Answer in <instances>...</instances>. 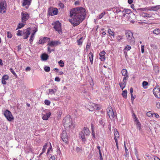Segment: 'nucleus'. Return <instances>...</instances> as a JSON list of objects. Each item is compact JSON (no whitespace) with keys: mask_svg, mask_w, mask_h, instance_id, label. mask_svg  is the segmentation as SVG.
I'll use <instances>...</instances> for the list:
<instances>
[{"mask_svg":"<svg viewBox=\"0 0 160 160\" xmlns=\"http://www.w3.org/2000/svg\"><path fill=\"white\" fill-rule=\"evenodd\" d=\"M105 12H102L101 13V14L99 15L97 17V18L98 19H101L105 15Z\"/></svg>","mask_w":160,"mask_h":160,"instance_id":"f704fd0d","label":"nucleus"},{"mask_svg":"<svg viewBox=\"0 0 160 160\" xmlns=\"http://www.w3.org/2000/svg\"><path fill=\"white\" fill-rule=\"evenodd\" d=\"M44 70L46 72H48L50 71V68L49 67L45 66L44 68Z\"/></svg>","mask_w":160,"mask_h":160,"instance_id":"37998d69","label":"nucleus"},{"mask_svg":"<svg viewBox=\"0 0 160 160\" xmlns=\"http://www.w3.org/2000/svg\"><path fill=\"white\" fill-rule=\"evenodd\" d=\"M50 160H55V157L54 156H52L49 158Z\"/></svg>","mask_w":160,"mask_h":160,"instance_id":"13d9d810","label":"nucleus"},{"mask_svg":"<svg viewBox=\"0 0 160 160\" xmlns=\"http://www.w3.org/2000/svg\"><path fill=\"white\" fill-rule=\"evenodd\" d=\"M146 114L148 117H151L154 115V113H152L151 111H149L147 112Z\"/></svg>","mask_w":160,"mask_h":160,"instance_id":"e433bc0d","label":"nucleus"},{"mask_svg":"<svg viewBox=\"0 0 160 160\" xmlns=\"http://www.w3.org/2000/svg\"><path fill=\"white\" fill-rule=\"evenodd\" d=\"M106 54V52L105 51H102L99 53V55L100 57V59L102 61H104L105 60V55Z\"/></svg>","mask_w":160,"mask_h":160,"instance_id":"dca6fc26","label":"nucleus"},{"mask_svg":"<svg viewBox=\"0 0 160 160\" xmlns=\"http://www.w3.org/2000/svg\"><path fill=\"white\" fill-rule=\"evenodd\" d=\"M7 5L5 0H0V13H3L6 12Z\"/></svg>","mask_w":160,"mask_h":160,"instance_id":"39448f33","label":"nucleus"},{"mask_svg":"<svg viewBox=\"0 0 160 160\" xmlns=\"http://www.w3.org/2000/svg\"><path fill=\"white\" fill-rule=\"evenodd\" d=\"M124 147H125V156L126 157H127L128 155L129 152H128V149L127 148L125 143H124Z\"/></svg>","mask_w":160,"mask_h":160,"instance_id":"72a5a7b5","label":"nucleus"},{"mask_svg":"<svg viewBox=\"0 0 160 160\" xmlns=\"http://www.w3.org/2000/svg\"><path fill=\"white\" fill-rule=\"evenodd\" d=\"M4 115L9 121H11L14 119V117L11 112L8 110H6L4 111Z\"/></svg>","mask_w":160,"mask_h":160,"instance_id":"0eeeda50","label":"nucleus"},{"mask_svg":"<svg viewBox=\"0 0 160 160\" xmlns=\"http://www.w3.org/2000/svg\"><path fill=\"white\" fill-rule=\"evenodd\" d=\"M90 131L87 127H84L82 130L79 132V138L82 139V142L84 143L86 141V137L89 136Z\"/></svg>","mask_w":160,"mask_h":160,"instance_id":"f03ea898","label":"nucleus"},{"mask_svg":"<svg viewBox=\"0 0 160 160\" xmlns=\"http://www.w3.org/2000/svg\"><path fill=\"white\" fill-rule=\"evenodd\" d=\"M61 138L62 140L65 142L66 143L68 141L67 134L66 131H63L61 135Z\"/></svg>","mask_w":160,"mask_h":160,"instance_id":"f8f14e48","label":"nucleus"},{"mask_svg":"<svg viewBox=\"0 0 160 160\" xmlns=\"http://www.w3.org/2000/svg\"><path fill=\"white\" fill-rule=\"evenodd\" d=\"M7 34V37L8 38H12V34L10 32H8Z\"/></svg>","mask_w":160,"mask_h":160,"instance_id":"052dcab7","label":"nucleus"},{"mask_svg":"<svg viewBox=\"0 0 160 160\" xmlns=\"http://www.w3.org/2000/svg\"><path fill=\"white\" fill-rule=\"evenodd\" d=\"M82 38H81L79 39L78 40L77 42L78 45H80L82 44V42L83 41V40L82 39Z\"/></svg>","mask_w":160,"mask_h":160,"instance_id":"ea45409f","label":"nucleus"},{"mask_svg":"<svg viewBox=\"0 0 160 160\" xmlns=\"http://www.w3.org/2000/svg\"><path fill=\"white\" fill-rule=\"evenodd\" d=\"M108 32L109 34L110 37L112 36H113L114 38L115 33L113 31H112L111 29H109L108 30Z\"/></svg>","mask_w":160,"mask_h":160,"instance_id":"b1692460","label":"nucleus"},{"mask_svg":"<svg viewBox=\"0 0 160 160\" xmlns=\"http://www.w3.org/2000/svg\"><path fill=\"white\" fill-rule=\"evenodd\" d=\"M10 71L14 76H17L16 74L12 68H10Z\"/></svg>","mask_w":160,"mask_h":160,"instance_id":"de8ad7c7","label":"nucleus"},{"mask_svg":"<svg viewBox=\"0 0 160 160\" xmlns=\"http://www.w3.org/2000/svg\"><path fill=\"white\" fill-rule=\"evenodd\" d=\"M38 31V28L37 27H34L33 29L32 30V33H34L35 35V33Z\"/></svg>","mask_w":160,"mask_h":160,"instance_id":"603ef678","label":"nucleus"},{"mask_svg":"<svg viewBox=\"0 0 160 160\" xmlns=\"http://www.w3.org/2000/svg\"><path fill=\"white\" fill-rule=\"evenodd\" d=\"M30 28H28L27 29L23 30V38L24 39L27 38L30 34Z\"/></svg>","mask_w":160,"mask_h":160,"instance_id":"4468645a","label":"nucleus"},{"mask_svg":"<svg viewBox=\"0 0 160 160\" xmlns=\"http://www.w3.org/2000/svg\"><path fill=\"white\" fill-rule=\"evenodd\" d=\"M126 36L128 41H133L134 39L132 32L130 31H127L126 32Z\"/></svg>","mask_w":160,"mask_h":160,"instance_id":"9b49d317","label":"nucleus"},{"mask_svg":"<svg viewBox=\"0 0 160 160\" xmlns=\"http://www.w3.org/2000/svg\"><path fill=\"white\" fill-rule=\"evenodd\" d=\"M50 38L47 37H44L43 38L40 39L39 41V43L41 44L44 43L48 41H50Z\"/></svg>","mask_w":160,"mask_h":160,"instance_id":"a211bd4d","label":"nucleus"},{"mask_svg":"<svg viewBox=\"0 0 160 160\" xmlns=\"http://www.w3.org/2000/svg\"><path fill=\"white\" fill-rule=\"evenodd\" d=\"M25 22H22L21 23H19L18 26V27L16 29H18L21 28H22L25 25Z\"/></svg>","mask_w":160,"mask_h":160,"instance_id":"393cba45","label":"nucleus"},{"mask_svg":"<svg viewBox=\"0 0 160 160\" xmlns=\"http://www.w3.org/2000/svg\"><path fill=\"white\" fill-rule=\"evenodd\" d=\"M21 18L22 22H26V21L29 18V15L27 12H22L21 13Z\"/></svg>","mask_w":160,"mask_h":160,"instance_id":"9d476101","label":"nucleus"},{"mask_svg":"<svg viewBox=\"0 0 160 160\" xmlns=\"http://www.w3.org/2000/svg\"><path fill=\"white\" fill-rule=\"evenodd\" d=\"M50 148L48 149V151L47 152V154H48L49 152H50V151L51 150H52V146H51V143H50Z\"/></svg>","mask_w":160,"mask_h":160,"instance_id":"864d4df0","label":"nucleus"},{"mask_svg":"<svg viewBox=\"0 0 160 160\" xmlns=\"http://www.w3.org/2000/svg\"><path fill=\"white\" fill-rule=\"evenodd\" d=\"M152 17V15L150 14L145 13V18H151Z\"/></svg>","mask_w":160,"mask_h":160,"instance_id":"4d7b16f0","label":"nucleus"},{"mask_svg":"<svg viewBox=\"0 0 160 160\" xmlns=\"http://www.w3.org/2000/svg\"><path fill=\"white\" fill-rule=\"evenodd\" d=\"M17 35L18 36H21L22 35V31L19 30L18 31Z\"/></svg>","mask_w":160,"mask_h":160,"instance_id":"09e8293b","label":"nucleus"},{"mask_svg":"<svg viewBox=\"0 0 160 160\" xmlns=\"http://www.w3.org/2000/svg\"><path fill=\"white\" fill-rule=\"evenodd\" d=\"M60 43L61 42L59 41H50L48 44L49 46V47L48 48V52L49 53H50L52 51H54L53 49L51 50L50 49V46L55 47Z\"/></svg>","mask_w":160,"mask_h":160,"instance_id":"423d86ee","label":"nucleus"},{"mask_svg":"<svg viewBox=\"0 0 160 160\" xmlns=\"http://www.w3.org/2000/svg\"><path fill=\"white\" fill-rule=\"evenodd\" d=\"M108 114L109 117L111 119L114 118L116 116V113H115L112 110V109L110 107H108L107 109Z\"/></svg>","mask_w":160,"mask_h":160,"instance_id":"1a4fd4ad","label":"nucleus"},{"mask_svg":"<svg viewBox=\"0 0 160 160\" xmlns=\"http://www.w3.org/2000/svg\"><path fill=\"white\" fill-rule=\"evenodd\" d=\"M154 70L156 72L158 73L159 72V70L158 68V67H155L154 68Z\"/></svg>","mask_w":160,"mask_h":160,"instance_id":"680f3d73","label":"nucleus"},{"mask_svg":"<svg viewBox=\"0 0 160 160\" xmlns=\"http://www.w3.org/2000/svg\"><path fill=\"white\" fill-rule=\"evenodd\" d=\"M58 7L61 9H62L64 7V4L63 3L61 2H59L58 4Z\"/></svg>","mask_w":160,"mask_h":160,"instance_id":"79ce46f5","label":"nucleus"},{"mask_svg":"<svg viewBox=\"0 0 160 160\" xmlns=\"http://www.w3.org/2000/svg\"><path fill=\"white\" fill-rule=\"evenodd\" d=\"M122 74L124 76L128 75L127 71L125 69H123L122 71Z\"/></svg>","mask_w":160,"mask_h":160,"instance_id":"c756f323","label":"nucleus"},{"mask_svg":"<svg viewBox=\"0 0 160 160\" xmlns=\"http://www.w3.org/2000/svg\"><path fill=\"white\" fill-rule=\"evenodd\" d=\"M48 55L46 54H43L42 55L41 58L43 61L47 60L48 58Z\"/></svg>","mask_w":160,"mask_h":160,"instance_id":"5701e85b","label":"nucleus"},{"mask_svg":"<svg viewBox=\"0 0 160 160\" xmlns=\"http://www.w3.org/2000/svg\"><path fill=\"white\" fill-rule=\"evenodd\" d=\"M156 106L158 108H160V102H156Z\"/></svg>","mask_w":160,"mask_h":160,"instance_id":"5fc2aeb1","label":"nucleus"},{"mask_svg":"<svg viewBox=\"0 0 160 160\" xmlns=\"http://www.w3.org/2000/svg\"><path fill=\"white\" fill-rule=\"evenodd\" d=\"M44 103L45 104L47 105H49L50 104L51 102L49 100H45L44 101Z\"/></svg>","mask_w":160,"mask_h":160,"instance_id":"c03bdc74","label":"nucleus"},{"mask_svg":"<svg viewBox=\"0 0 160 160\" xmlns=\"http://www.w3.org/2000/svg\"><path fill=\"white\" fill-rule=\"evenodd\" d=\"M86 13L85 8L82 7L72 9L70 11L71 19H69V21L74 27L78 25L84 19Z\"/></svg>","mask_w":160,"mask_h":160,"instance_id":"f257e3e1","label":"nucleus"},{"mask_svg":"<svg viewBox=\"0 0 160 160\" xmlns=\"http://www.w3.org/2000/svg\"><path fill=\"white\" fill-rule=\"evenodd\" d=\"M88 57L89 58L90 61L92 64H93V53L92 52H90L88 54Z\"/></svg>","mask_w":160,"mask_h":160,"instance_id":"4be33fe9","label":"nucleus"},{"mask_svg":"<svg viewBox=\"0 0 160 160\" xmlns=\"http://www.w3.org/2000/svg\"><path fill=\"white\" fill-rule=\"evenodd\" d=\"M122 12L123 17H124L126 14L130 13L131 12V11L129 9H125Z\"/></svg>","mask_w":160,"mask_h":160,"instance_id":"aec40b11","label":"nucleus"},{"mask_svg":"<svg viewBox=\"0 0 160 160\" xmlns=\"http://www.w3.org/2000/svg\"><path fill=\"white\" fill-rule=\"evenodd\" d=\"M160 9V5H157L150 7L149 9L150 11H157Z\"/></svg>","mask_w":160,"mask_h":160,"instance_id":"f3484780","label":"nucleus"},{"mask_svg":"<svg viewBox=\"0 0 160 160\" xmlns=\"http://www.w3.org/2000/svg\"><path fill=\"white\" fill-rule=\"evenodd\" d=\"M135 123L136 124V125L137 128L139 130H140L141 129V124L140 122L139 121L136 122Z\"/></svg>","mask_w":160,"mask_h":160,"instance_id":"c9c22d12","label":"nucleus"},{"mask_svg":"<svg viewBox=\"0 0 160 160\" xmlns=\"http://www.w3.org/2000/svg\"><path fill=\"white\" fill-rule=\"evenodd\" d=\"M126 82H122L120 83L119 84L120 85L121 88L123 89L125 87Z\"/></svg>","mask_w":160,"mask_h":160,"instance_id":"2f4dec72","label":"nucleus"},{"mask_svg":"<svg viewBox=\"0 0 160 160\" xmlns=\"http://www.w3.org/2000/svg\"><path fill=\"white\" fill-rule=\"evenodd\" d=\"M114 137L116 138H119V133L117 131H115L114 132Z\"/></svg>","mask_w":160,"mask_h":160,"instance_id":"a19ab883","label":"nucleus"},{"mask_svg":"<svg viewBox=\"0 0 160 160\" xmlns=\"http://www.w3.org/2000/svg\"><path fill=\"white\" fill-rule=\"evenodd\" d=\"M47 143H46L43 146L42 149V152L40 153V156H41L43 153L44 152L47 148Z\"/></svg>","mask_w":160,"mask_h":160,"instance_id":"7c9ffc66","label":"nucleus"},{"mask_svg":"<svg viewBox=\"0 0 160 160\" xmlns=\"http://www.w3.org/2000/svg\"><path fill=\"white\" fill-rule=\"evenodd\" d=\"M62 122L64 127L67 128H70L72 126V119L70 115L64 118Z\"/></svg>","mask_w":160,"mask_h":160,"instance_id":"7ed1b4c3","label":"nucleus"},{"mask_svg":"<svg viewBox=\"0 0 160 160\" xmlns=\"http://www.w3.org/2000/svg\"><path fill=\"white\" fill-rule=\"evenodd\" d=\"M49 93L51 94H54L55 92H56L57 90L55 89H49Z\"/></svg>","mask_w":160,"mask_h":160,"instance_id":"bb28decb","label":"nucleus"},{"mask_svg":"<svg viewBox=\"0 0 160 160\" xmlns=\"http://www.w3.org/2000/svg\"><path fill=\"white\" fill-rule=\"evenodd\" d=\"M141 52L142 53H143L144 52V45H142L141 46Z\"/></svg>","mask_w":160,"mask_h":160,"instance_id":"69168bd1","label":"nucleus"},{"mask_svg":"<svg viewBox=\"0 0 160 160\" xmlns=\"http://www.w3.org/2000/svg\"><path fill=\"white\" fill-rule=\"evenodd\" d=\"M58 118H60L62 115V112H58Z\"/></svg>","mask_w":160,"mask_h":160,"instance_id":"774afa93","label":"nucleus"},{"mask_svg":"<svg viewBox=\"0 0 160 160\" xmlns=\"http://www.w3.org/2000/svg\"><path fill=\"white\" fill-rule=\"evenodd\" d=\"M153 33L156 35H158L160 34V29L159 28L155 29L153 31Z\"/></svg>","mask_w":160,"mask_h":160,"instance_id":"c85d7f7f","label":"nucleus"},{"mask_svg":"<svg viewBox=\"0 0 160 160\" xmlns=\"http://www.w3.org/2000/svg\"><path fill=\"white\" fill-rule=\"evenodd\" d=\"M148 82L146 81H144L142 82V85L144 89H146L147 88V86L148 85Z\"/></svg>","mask_w":160,"mask_h":160,"instance_id":"473e14b6","label":"nucleus"},{"mask_svg":"<svg viewBox=\"0 0 160 160\" xmlns=\"http://www.w3.org/2000/svg\"><path fill=\"white\" fill-rule=\"evenodd\" d=\"M2 79L5 80H8V77L7 75H4L2 77Z\"/></svg>","mask_w":160,"mask_h":160,"instance_id":"3c124183","label":"nucleus"},{"mask_svg":"<svg viewBox=\"0 0 160 160\" xmlns=\"http://www.w3.org/2000/svg\"><path fill=\"white\" fill-rule=\"evenodd\" d=\"M140 15L143 18H145V13L143 12H140Z\"/></svg>","mask_w":160,"mask_h":160,"instance_id":"49530a36","label":"nucleus"},{"mask_svg":"<svg viewBox=\"0 0 160 160\" xmlns=\"http://www.w3.org/2000/svg\"><path fill=\"white\" fill-rule=\"evenodd\" d=\"M52 25L53 26L54 29L59 34H61L62 33L61 23L59 21L55 22L53 23H52Z\"/></svg>","mask_w":160,"mask_h":160,"instance_id":"20e7f679","label":"nucleus"},{"mask_svg":"<svg viewBox=\"0 0 160 160\" xmlns=\"http://www.w3.org/2000/svg\"><path fill=\"white\" fill-rule=\"evenodd\" d=\"M34 38V33H32L30 37L29 41L30 42V43L31 44V43L33 41V39Z\"/></svg>","mask_w":160,"mask_h":160,"instance_id":"4c0bfd02","label":"nucleus"},{"mask_svg":"<svg viewBox=\"0 0 160 160\" xmlns=\"http://www.w3.org/2000/svg\"><path fill=\"white\" fill-rule=\"evenodd\" d=\"M128 78V75H127L125 76L123 78V82H127V81Z\"/></svg>","mask_w":160,"mask_h":160,"instance_id":"a18cd8bd","label":"nucleus"},{"mask_svg":"<svg viewBox=\"0 0 160 160\" xmlns=\"http://www.w3.org/2000/svg\"><path fill=\"white\" fill-rule=\"evenodd\" d=\"M125 49L128 50H129L131 49V47L130 46L127 45L125 47Z\"/></svg>","mask_w":160,"mask_h":160,"instance_id":"bf43d9fd","label":"nucleus"},{"mask_svg":"<svg viewBox=\"0 0 160 160\" xmlns=\"http://www.w3.org/2000/svg\"><path fill=\"white\" fill-rule=\"evenodd\" d=\"M58 12V10L56 8H54L52 11L49 10V14L51 16L57 15Z\"/></svg>","mask_w":160,"mask_h":160,"instance_id":"2eb2a0df","label":"nucleus"},{"mask_svg":"<svg viewBox=\"0 0 160 160\" xmlns=\"http://www.w3.org/2000/svg\"><path fill=\"white\" fill-rule=\"evenodd\" d=\"M51 114V112H47V113L43 115L42 116V119L44 120H47L49 118Z\"/></svg>","mask_w":160,"mask_h":160,"instance_id":"6ab92c4d","label":"nucleus"},{"mask_svg":"<svg viewBox=\"0 0 160 160\" xmlns=\"http://www.w3.org/2000/svg\"><path fill=\"white\" fill-rule=\"evenodd\" d=\"M153 92L156 98H160V89L158 86L155 87L153 90Z\"/></svg>","mask_w":160,"mask_h":160,"instance_id":"6e6552de","label":"nucleus"},{"mask_svg":"<svg viewBox=\"0 0 160 160\" xmlns=\"http://www.w3.org/2000/svg\"><path fill=\"white\" fill-rule=\"evenodd\" d=\"M81 150V148L79 147H77L76 148V151L78 152H80Z\"/></svg>","mask_w":160,"mask_h":160,"instance_id":"e2e57ef3","label":"nucleus"},{"mask_svg":"<svg viewBox=\"0 0 160 160\" xmlns=\"http://www.w3.org/2000/svg\"><path fill=\"white\" fill-rule=\"evenodd\" d=\"M154 115L155 117L157 118H159V116L157 113H154Z\"/></svg>","mask_w":160,"mask_h":160,"instance_id":"0e129e2a","label":"nucleus"},{"mask_svg":"<svg viewBox=\"0 0 160 160\" xmlns=\"http://www.w3.org/2000/svg\"><path fill=\"white\" fill-rule=\"evenodd\" d=\"M31 1V0H23L22 3V6H29L30 4Z\"/></svg>","mask_w":160,"mask_h":160,"instance_id":"412c9836","label":"nucleus"},{"mask_svg":"<svg viewBox=\"0 0 160 160\" xmlns=\"http://www.w3.org/2000/svg\"><path fill=\"white\" fill-rule=\"evenodd\" d=\"M58 63L61 67H63L64 66V63L63 61L62 60L59 61L58 62Z\"/></svg>","mask_w":160,"mask_h":160,"instance_id":"58836bf2","label":"nucleus"},{"mask_svg":"<svg viewBox=\"0 0 160 160\" xmlns=\"http://www.w3.org/2000/svg\"><path fill=\"white\" fill-rule=\"evenodd\" d=\"M101 107L99 105L96 104L95 103H92L90 105V107L89 108V110L90 111H92L93 109L98 110L100 109Z\"/></svg>","mask_w":160,"mask_h":160,"instance_id":"ddd939ff","label":"nucleus"},{"mask_svg":"<svg viewBox=\"0 0 160 160\" xmlns=\"http://www.w3.org/2000/svg\"><path fill=\"white\" fill-rule=\"evenodd\" d=\"M127 91L126 90H125L123 91L122 94V96L125 98H127Z\"/></svg>","mask_w":160,"mask_h":160,"instance_id":"cd10ccee","label":"nucleus"},{"mask_svg":"<svg viewBox=\"0 0 160 160\" xmlns=\"http://www.w3.org/2000/svg\"><path fill=\"white\" fill-rule=\"evenodd\" d=\"M117 138H116V137H114V138L115 141V142L116 143V145L117 148H118V140L117 139Z\"/></svg>","mask_w":160,"mask_h":160,"instance_id":"6e6d98bb","label":"nucleus"},{"mask_svg":"<svg viewBox=\"0 0 160 160\" xmlns=\"http://www.w3.org/2000/svg\"><path fill=\"white\" fill-rule=\"evenodd\" d=\"M137 10L138 11L140 12H142V11H146L148 10H149V9H148L147 8H138L137 9Z\"/></svg>","mask_w":160,"mask_h":160,"instance_id":"a878e982","label":"nucleus"},{"mask_svg":"<svg viewBox=\"0 0 160 160\" xmlns=\"http://www.w3.org/2000/svg\"><path fill=\"white\" fill-rule=\"evenodd\" d=\"M116 38L118 41H120L121 40L122 38V36H118L116 37Z\"/></svg>","mask_w":160,"mask_h":160,"instance_id":"8fccbe9b","label":"nucleus"},{"mask_svg":"<svg viewBox=\"0 0 160 160\" xmlns=\"http://www.w3.org/2000/svg\"><path fill=\"white\" fill-rule=\"evenodd\" d=\"M60 80V78L58 77H56L55 78V81L57 82H59Z\"/></svg>","mask_w":160,"mask_h":160,"instance_id":"338daca9","label":"nucleus"}]
</instances>
